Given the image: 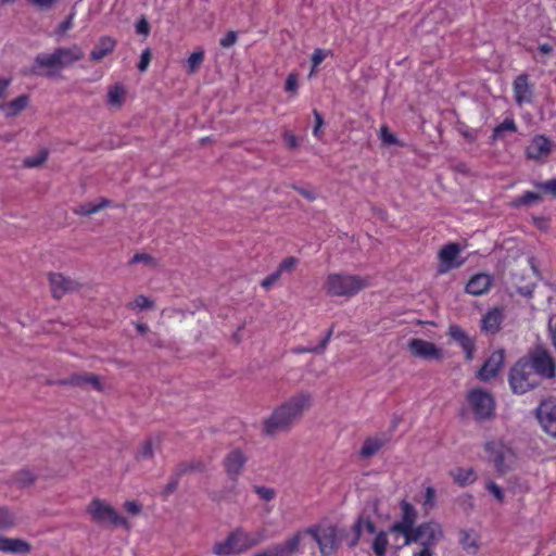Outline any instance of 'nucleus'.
<instances>
[{
    "mask_svg": "<svg viewBox=\"0 0 556 556\" xmlns=\"http://www.w3.org/2000/svg\"><path fill=\"white\" fill-rule=\"evenodd\" d=\"M389 545L388 534L380 531L376 534L372 541V551L376 556H386L387 547Z\"/></svg>",
    "mask_w": 556,
    "mask_h": 556,
    "instance_id": "e433bc0d",
    "label": "nucleus"
},
{
    "mask_svg": "<svg viewBox=\"0 0 556 556\" xmlns=\"http://www.w3.org/2000/svg\"><path fill=\"white\" fill-rule=\"evenodd\" d=\"M330 54V50H325L320 48L315 49L311 58L313 68L318 67L321 64V62Z\"/></svg>",
    "mask_w": 556,
    "mask_h": 556,
    "instance_id": "de8ad7c7",
    "label": "nucleus"
},
{
    "mask_svg": "<svg viewBox=\"0 0 556 556\" xmlns=\"http://www.w3.org/2000/svg\"><path fill=\"white\" fill-rule=\"evenodd\" d=\"M173 470L180 477L193 472H204L206 470V463L201 458H194L191 460L180 462Z\"/></svg>",
    "mask_w": 556,
    "mask_h": 556,
    "instance_id": "c85d7f7f",
    "label": "nucleus"
},
{
    "mask_svg": "<svg viewBox=\"0 0 556 556\" xmlns=\"http://www.w3.org/2000/svg\"><path fill=\"white\" fill-rule=\"evenodd\" d=\"M129 307L136 306L140 309H151L154 306L153 301H151L149 298L140 294L138 295L132 303H129Z\"/></svg>",
    "mask_w": 556,
    "mask_h": 556,
    "instance_id": "8fccbe9b",
    "label": "nucleus"
},
{
    "mask_svg": "<svg viewBox=\"0 0 556 556\" xmlns=\"http://www.w3.org/2000/svg\"><path fill=\"white\" fill-rule=\"evenodd\" d=\"M306 532L317 543L321 556H331L340 546V540L336 527L321 528L319 526H313L306 528Z\"/></svg>",
    "mask_w": 556,
    "mask_h": 556,
    "instance_id": "6e6552de",
    "label": "nucleus"
},
{
    "mask_svg": "<svg viewBox=\"0 0 556 556\" xmlns=\"http://www.w3.org/2000/svg\"><path fill=\"white\" fill-rule=\"evenodd\" d=\"M525 359L540 379H551L555 376L556 364L552 355L544 348L536 346L530 352L529 357Z\"/></svg>",
    "mask_w": 556,
    "mask_h": 556,
    "instance_id": "1a4fd4ad",
    "label": "nucleus"
},
{
    "mask_svg": "<svg viewBox=\"0 0 556 556\" xmlns=\"http://www.w3.org/2000/svg\"><path fill=\"white\" fill-rule=\"evenodd\" d=\"M506 131H509V132L517 131V125L513 118H505L503 123H501L493 129V132L491 135V141L495 142L498 139H502Z\"/></svg>",
    "mask_w": 556,
    "mask_h": 556,
    "instance_id": "c9c22d12",
    "label": "nucleus"
},
{
    "mask_svg": "<svg viewBox=\"0 0 556 556\" xmlns=\"http://www.w3.org/2000/svg\"><path fill=\"white\" fill-rule=\"evenodd\" d=\"M154 456V450H153V442L151 439H148L142 442L141 446L139 447L136 459L137 460H144V459H151Z\"/></svg>",
    "mask_w": 556,
    "mask_h": 556,
    "instance_id": "37998d69",
    "label": "nucleus"
},
{
    "mask_svg": "<svg viewBox=\"0 0 556 556\" xmlns=\"http://www.w3.org/2000/svg\"><path fill=\"white\" fill-rule=\"evenodd\" d=\"M48 159V151L42 149L35 156H28L23 161V165L27 168L39 167L42 165Z\"/></svg>",
    "mask_w": 556,
    "mask_h": 556,
    "instance_id": "79ce46f5",
    "label": "nucleus"
},
{
    "mask_svg": "<svg viewBox=\"0 0 556 556\" xmlns=\"http://www.w3.org/2000/svg\"><path fill=\"white\" fill-rule=\"evenodd\" d=\"M534 186L545 193L556 198V178L549 179L544 182H535Z\"/></svg>",
    "mask_w": 556,
    "mask_h": 556,
    "instance_id": "09e8293b",
    "label": "nucleus"
},
{
    "mask_svg": "<svg viewBox=\"0 0 556 556\" xmlns=\"http://www.w3.org/2000/svg\"><path fill=\"white\" fill-rule=\"evenodd\" d=\"M49 383L76 387H84L86 384H90L96 390H101L102 388L99 377L94 374H73L66 379H61L55 382Z\"/></svg>",
    "mask_w": 556,
    "mask_h": 556,
    "instance_id": "f3484780",
    "label": "nucleus"
},
{
    "mask_svg": "<svg viewBox=\"0 0 556 556\" xmlns=\"http://www.w3.org/2000/svg\"><path fill=\"white\" fill-rule=\"evenodd\" d=\"M298 80L299 79H298V75L296 74L292 73V74L288 75L287 80H286V85H285L286 91L295 94L296 91H298V87H299Z\"/></svg>",
    "mask_w": 556,
    "mask_h": 556,
    "instance_id": "6e6d98bb",
    "label": "nucleus"
},
{
    "mask_svg": "<svg viewBox=\"0 0 556 556\" xmlns=\"http://www.w3.org/2000/svg\"><path fill=\"white\" fill-rule=\"evenodd\" d=\"M542 197L533 191H526L520 197L516 198L513 202V206L520 207V206H530L532 204L541 202Z\"/></svg>",
    "mask_w": 556,
    "mask_h": 556,
    "instance_id": "4c0bfd02",
    "label": "nucleus"
},
{
    "mask_svg": "<svg viewBox=\"0 0 556 556\" xmlns=\"http://www.w3.org/2000/svg\"><path fill=\"white\" fill-rule=\"evenodd\" d=\"M181 477L178 476L174 470L172 471V475L169 477V480L167 482V484L164 486V489L162 490L161 492V495L164 500L168 498V496L170 494H173L174 492H176L177 488H178V484H179V481H180Z\"/></svg>",
    "mask_w": 556,
    "mask_h": 556,
    "instance_id": "a18cd8bd",
    "label": "nucleus"
},
{
    "mask_svg": "<svg viewBox=\"0 0 556 556\" xmlns=\"http://www.w3.org/2000/svg\"><path fill=\"white\" fill-rule=\"evenodd\" d=\"M386 442L387 441L381 438L366 439L359 452L361 456L364 458L374 456L386 444Z\"/></svg>",
    "mask_w": 556,
    "mask_h": 556,
    "instance_id": "473e14b6",
    "label": "nucleus"
},
{
    "mask_svg": "<svg viewBox=\"0 0 556 556\" xmlns=\"http://www.w3.org/2000/svg\"><path fill=\"white\" fill-rule=\"evenodd\" d=\"M125 93V89L122 85L112 86L108 92L109 103L121 106L124 101Z\"/></svg>",
    "mask_w": 556,
    "mask_h": 556,
    "instance_id": "ea45409f",
    "label": "nucleus"
},
{
    "mask_svg": "<svg viewBox=\"0 0 556 556\" xmlns=\"http://www.w3.org/2000/svg\"><path fill=\"white\" fill-rule=\"evenodd\" d=\"M49 282L53 299L60 300L66 293L79 291L81 288L80 282L60 273L49 274Z\"/></svg>",
    "mask_w": 556,
    "mask_h": 556,
    "instance_id": "f8f14e48",
    "label": "nucleus"
},
{
    "mask_svg": "<svg viewBox=\"0 0 556 556\" xmlns=\"http://www.w3.org/2000/svg\"><path fill=\"white\" fill-rule=\"evenodd\" d=\"M486 489L498 502H503L504 492L500 485H497L495 482H490L486 485Z\"/></svg>",
    "mask_w": 556,
    "mask_h": 556,
    "instance_id": "e2e57ef3",
    "label": "nucleus"
},
{
    "mask_svg": "<svg viewBox=\"0 0 556 556\" xmlns=\"http://www.w3.org/2000/svg\"><path fill=\"white\" fill-rule=\"evenodd\" d=\"M213 553L217 556H229L231 554H239V548L232 533L220 542H216L213 546Z\"/></svg>",
    "mask_w": 556,
    "mask_h": 556,
    "instance_id": "7c9ffc66",
    "label": "nucleus"
},
{
    "mask_svg": "<svg viewBox=\"0 0 556 556\" xmlns=\"http://www.w3.org/2000/svg\"><path fill=\"white\" fill-rule=\"evenodd\" d=\"M254 491L264 501H270L276 495V491L274 489H269V488H265V486H254Z\"/></svg>",
    "mask_w": 556,
    "mask_h": 556,
    "instance_id": "4d7b16f0",
    "label": "nucleus"
},
{
    "mask_svg": "<svg viewBox=\"0 0 556 556\" xmlns=\"http://www.w3.org/2000/svg\"><path fill=\"white\" fill-rule=\"evenodd\" d=\"M536 417L545 432L556 437V397L543 400L536 408Z\"/></svg>",
    "mask_w": 556,
    "mask_h": 556,
    "instance_id": "9b49d317",
    "label": "nucleus"
},
{
    "mask_svg": "<svg viewBox=\"0 0 556 556\" xmlns=\"http://www.w3.org/2000/svg\"><path fill=\"white\" fill-rule=\"evenodd\" d=\"M278 280V270L274 271L273 274H270L268 277H266L263 281H262V287L263 288H268L270 286H273L276 281Z\"/></svg>",
    "mask_w": 556,
    "mask_h": 556,
    "instance_id": "774afa93",
    "label": "nucleus"
},
{
    "mask_svg": "<svg viewBox=\"0 0 556 556\" xmlns=\"http://www.w3.org/2000/svg\"><path fill=\"white\" fill-rule=\"evenodd\" d=\"M86 511L89 514L91 520L99 526H112L114 528L124 527L129 529L127 519L121 516L114 507L106 504L104 501L93 498L87 506Z\"/></svg>",
    "mask_w": 556,
    "mask_h": 556,
    "instance_id": "423d86ee",
    "label": "nucleus"
},
{
    "mask_svg": "<svg viewBox=\"0 0 556 556\" xmlns=\"http://www.w3.org/2000/svg\"><path fill=\"white\" fill-rule=\"evenodd\" d=\"M369 286V279L357 275L330 274L324 289L330 296L351 298Z\"/></svg>",
    "mask_w": 556,
    "mask_h": 556,
    "instance_id": "7ed1b4c3",
    "label": "nucleus"
},
{
    "mask_svg": "<svg viewBox=\"0 0 556 556\" xmlns=\"http://www.w3.org/2000/svg\"><path fill=\"white\" fill-rule=\"evenodd\" d=\"M380 138L383 141V143L389 144V146L399 143L395 135L392 134L387 126H382L380 128Z\"/></svg>",
    "mask_w": 556,
    "mask_h": 556,
    "instance_id": "3c124183",
    "label": "nucleus"
},
{
    "mask_svg": "<svg viewBox=\"0 0 556 556\" xmlns=\"http://www.w3.org/2000/svg\"><path fill=\"white\" fill-rule=\"evenodd\" d=\"M312 406L308 393H299L280 405V432L290 430Z\"/></svg>",
    "mask_w": 556,
    "mask_h": 556,
    "instance_id": "20e7f679",
    "label": "nucleus"
},
{
    "mask_svg": "<svg viewBox=\"0 0 556 556\" xmlns=\"http://www.w3.org/2000/svg\"><path fill=\"white\" fill-rule=\"evenodd\" d=\"M503 321V313L500 308L489 311L482 318V330L490 333H495L500 330Z\"/></svg>",
    "mask_w": 556,
    "mask_h": 556,
    "instance_id": "cd10ccee",
    "label": "nucleus"
},
{
    "mask_svg": "<svg viewBox=\"0 0 556 556\" xmlns=\"http://www.w3.org/2000/svg\"><path fill=\"white\" fill-rule=\"evenodd\" d=\"M514 98L517 104L530 103L533 98V87L526 74L517 76L513 83Z\"/></svg>",
    "mask_w": 556,
    "mask_h": 556,
    "instance_id": "2eb2a0df",
    "label": "nucleus"
},
{
    "mask_svg": "<svg viewBox=\"0 0 556 556\" xmlns=\"http://www.w3.org/2000/svg\"><path fill=\"white\" fill-rule=\"evenodd\" d=\"M237 38H238L237 33L233 30H230L220 39L219 45L223 48H230L236 43Z\"/></svg>",
    "mask_w": 556,
    "mask_h": 556,
    "instance_id": "13d9d810",
    "label": "nucleus"
},
{
    "mask_svg": "<svg viewBox=\"0 0 556 556\" xmlns=\"http://www.w3.org/2000/svg\"><path fill=\"white\" fill-rule=\"evenodd\" d=\"M30 544L22 539L0 536V551L10 554L25 555L30 552Z\"/></svg>",
    "mask_w": 556,
    "mask_h": 556,
    "instance_id": "4be33fe9",
    "label": "nucleus"
},
{
    "mask_svg": "<svg viewBox=\"0 0 556 556\" xmlns=\"http://www.w3.org/2000/svg\"><path fill=\"white\" fill-rule=\"evenodd\" d=\"M331 336H332V328H330L327 331L326 336L324 337V339L320 341V343L317 346H311V348L305 349L304 351L312 352V353L323 352L326 349V346L328 345Z\"/></svg>",
    "mask_w": 556,
    "mask_h": 556,
    "instance_id": "864d4df0",
    "label": "nucleus"
},
{
    "mask_svg": "<svg viewBox=\"0 0 556 556\" xmlns=\"http://www.w3.org/2000/svg\"><path fill=\"white\" fill-rule=\"evenodd\" d=\"M408 349L415 357L437 361L443 358V352L440 348L422 339H412L408 342Z\"/></svg>",
    "mask_w": 556,
    "mask_h": 556,
    "instance_id": "ddd939ff",
    "label": "nucleus"
},
{
    "mask_svg": "<svg viewBox=\"0 0 556 556\" xmlns=\"http://www.w3.org/2000/svg\"><path fill=\"white\" fill-rule=\"evenodd\" d=\"M307 535L308 532L304 529L288 538L282 544H280V556H293L294 554L300 553V544Z\"/></svg>",
    "mask_w": 556,
    "mask_h": 556,
    "instance_id": "393cba45",
    "label": "nucleus"
},
{
    "mask_svg": "<svg viewBox=\"0 0 556 556\" xmlns=\"http://www.w3.org/2000/svg\"><path fill=\"white\" fill-rule=\"evenodd\" d=\"M283 138L286 140L287 146L290 149L299 148L302 142V138H299L294 134L289 132V131L285 132Z\"/></svg>",
    "mask_w": 556,
    "mask_h": 556,
    "instance_id": "052dcab7",
    "label": "nucleus"
},
{
    "mask_svg": "<svg viewBox=\"0 0 556 556\" xmlns=\"http://www.w3.org/2000/svg\"><path fill=\"white\" fill-rule=\"evenodd\" d=\"M231 533L236 540V544L240 553L257 544L256 539L252 538L249 533L240 529Z\"/></svg>",
    "mask_w": 556,
    "mask_h": 556,
    "instance_id": "f704fd0d",
    "label": "nucleus"
},
{
    "mask_svg": "<svg viewBox=\"0 0 556 556\" xmlns=\"http://www.w3.org/2000/svg\"><path fill=\"white\" fill-rule=\"evenodd\" d=\"M451 475L454 481L460 486L468 485L476 480L475 472L471 468H456Z\"/></svg>",
    "mask_w": 556,
    "mask_h": 556,
    "instance_id": "72a5a7b5",
    "label": "nucleus"
},
{
    "mask_svg": "<svg viewBox=\"0 0 556 556\" xmlns=\"http://www.w3.org/2000/svg\"><path fill=\"white\" fill-rule=\"evenodd\" d=\"M459 252L460 247L457 243H448L440 250L439 258L441 261V266L444 267L440 269L441 273H444L451 268L459 267L463 264V262L456 261Z\"/></svg>",
    "mask_w": 556,
    "mask_h": 556,
    "instance_id": "6ab92c4d",
    "label": "nucleus"
},
{
    "mask_svg": "<svg viewBox=\"0 0 556 556\" xmlns=\"http://www.w3.org/2000/svg\"><path fill=\"white\" fill-rule=\"evenodd\" d=\"M298 263V258L293 256L287 257L280 263V271H291L296 266Z\"/></svg>",
    "mask_w": 556,
    "mask_h": 556,
    "instance_id": "0e129e2a",
    "label": "nucleus"
},
{
    "mask_svg": "<svg viewBox=\"0 0 556 556\" xmlns=\"http://www.w3.org/2000/svg\"><path fill=\"white\" fill-rule=\"evenodd\" d=\"M124 507L131 515H138L142 509L141 505L136 501H126Z\"/></svg>",
    "mask_w": 556,
    "mask_h": 556,
    "instance_id": "338daca9",
    "label": "nucleus"
},
{
    "mask_svg": "<svg viewBox=\"0 0 556 556\" xmlns=\"http://www.w3.org/2000/svg\"><path fill=\"white\" fill-rule=\"evenodd\" d=\"M551 141L545 136H535L528 146L526 153L530 160H541L551 153Z\"/></svg>",
    "mask_w": 556,
    "mask_h": 556,
    "instance_id": "aec40b11",
    "label": "nucleus"
},
{
    "mask_svg": "<svg viewBox=\"0 0 556 556\" xmlns=\"http://www.w3.org/2000/svg\"><path fill=\"white\" fill-rule=\"evenodd\" d=\"M84 55L83 49L77 45L67 48L60 47L52 53L37 54L28 73L34 76L55 77L63 68L80 61Z\"/></svg>",
    "mask_w": 556,
    "mask_h": 556,
    "instance_id": "f257e3e1",
    "label": "nucleus"
},
{
    "mask_svg": "<svg viewBox=\"0 0 556 556\" xmlns=\"http://www.w3.org/2000/svg\"><path fill=\"white\" fill-rule=\"evenodd\" d=\"M204 60V51L198 50L191 53V55L187 60V66L189 73H195Z\"/></svg>",
    "mask_w": 556,
    "mask_h": 556,
    "instance_id": "c03bdc74",
    "label": "nucleus"
},
{
    "mask_svg": "<svg viewBox=\"0 0 556 556\" xmlns=\"http://www.w3.org/2000/svg\"><path fill=\"white\" fill-rule=\"evenodd\" d=\"M245 462L247 457L239 448L232 450L227 454L224 459V467L230 479L236 480L238 478Z\"/></svg>",
    "mask_w": 556,
    "mask_h": 556,
    "instance_id": "a211bd4d",
    "label": "nucleus"
},
{
    "mask_svg": "<svg viewBox=\"0 0 556 556\" xmlns=\"http://www.w3.org/2000/svg\"><path fill=\"white\" fill-rule=\"evenodd\" d=\"M110 204H111L110 200H108L105 198H101L100 202L97 204L88 202V203H83V204L78 205L74 210V213L76 215L89 216V215L96 214V213L100 212L101 210L108 207Z\"/></svg>",
    "mask_w": 556,
    "mask_h": 556,
    "instance_id": "2f4dec72",
    "label": "nucleus"
},
{
    "mask_svg": "<svg viewBox=\"0 0 556 556\" xmlns=\"http://www.w3.org/2000/svg\"><path fill=\"white\" fill-rule=\"evenodd\" d=\"M504 358L503 350L494 351L477 372V378L484 382L493 379L503 366Z\"/></svg>",
    "mask_w": 556,
    "mask_h": 556,
    "instance_id": "4468645a",
    "label": "nucleus"
},
{
    "mask_svg": "<svg viewBox=\"0 0 556 556\" xmlns=\"http://www.w3.org/2000/svg\"><path fill=\"white\" fill-rule=\"evenodd\" d=\"M466 401L476 421H486L495 417V400L489 391L472 389L467 393Z\"/></svg>",
    "mask_w": 556,
    "mask_h": 556,
    "instance_id": "39448f33",
    "label": "nucleus"
},
{
    "mask_svg": "<svg viewBox=\"0 0 556 556\" xmlns=\"http://www.w3.org/2000/svg\"><path fill=\"white\" fill-rule=\"evenodd\" d=\"M444 539L443 527L437 520H428L416 527L415 533L405 545L419 544L420 549L413 556H435V547Z\"/></svg>",
    "mask_w": 556,
    "mask_h": 556,
    "instance_id": "f03ea898",
    "label": "nucleus"
},
{
    "mask_svg": "<svg viewBox=\"0 0 556 556\" xmlns=\"http://www.w3.org/2000/svg\"><path fill=\"white\" fill-rule=\"evenodd\" d=\"M150 24L143 16L136 23V31L139 35L148 36L150 34Z\"/></svg>",
    "mask_w": 556,
    "mask_h": 556,
    "instance_id": "680f3d73",
    "label": "nucleus"
},
{
    "mask_svg": "<svg viewBox=\"0 0 556 556\" xmlns=\"http://www.w3.org/2000/svg\"><path fill=\"white\" fill-rule=\"evenodd\" d=\"M28 104L29 97L27 94H21L12 101L1 103L0 111H2L7 117H13L24 111Z\"/></svg>",
    "mask_w": 556,
    "mask_h": 556,
    "instance_id": "a878e982",
    "label": "nucleus"
},
{
    "mask_svg": "<svg viewBox=\"0 0 556 556\" xmlns=\"http://www.w3.org/2000/svg\"><path fill=\"white\" fill-rule=\"evenodd\" d=\"M459 544L463 549L470 555H476L480 547L479 538L473 530H460Z\"/></svg>",
    "mask_w": 556,
    "mask_h": 556,
    "instance_id": "c756f323",
    "label": "nucleus"
},
{
    "mask_svg": "<svg viewBox=\"0 0 556 556\" xmlns=\"http://www.w3.org/2000/svg\"><path fill=\"white\" fill-rule=\"evenodd\" d=\"M115 46L116 40L114 38L110 36L101 37L93 50L90 52V60L93 62L101 61L114 51Z\"/></svg>",
    "mask_w": 556,
    "mask_h": 556,
    "instance_id": "b1692460",
    "label": "nucleus"
},
{
    "mask_svg": "<svg viewBox=\"0 0 556 556\" xmlns=\"http://www.w3.org/2000/svg\"><path fill=\"white\" fill-rule=\"evenodd\" d=\"M363 525L365 526L366 531L368 533H375L376 526L372 522V520L369 517L361 516L352 527L353 535L348 542L349 547L353 548L358 544L361 535H362V526Z\"/></svg>",
    "mask_w": 556,
    "mask_h": 556,
    "instance_id": "bb28decb",
    "label": "nucleus"
},
{
    "mask_svg": "<svg viewBox=\"0 0 556 556\" xmlns=\"http://www.w3.org/2000/svg\"><path fill=\"white\" fill-rule=\"evenodd\" d=\"M434 500H435V489L432 486L426 488L422 505L427 509H431L434 506Z\"/></svg>",
    "mask_w": 556,
    "mask_h": 556,
    "instance_id": "5fc2aeb1",
    "label": "nucleus"
},
{
    "mask_svg": "<svg viewBox=\"0 0 556 556\" xmlns=\"http://www.w3.org/2000/svg\"><path fill=\"white\" fill-rule=\"evenodd\" d=\"M493 279L488 274H477L470 278L468 283L466 285V292L479 296L484 293H486L491 286H492Z\"/></svg>",
    "mask_w": 556,
    "mask_h": 556,
    "instance_id": "412c9836",
    "label": "nucleus"
},
{
    "mask_svg": "<svg viewBox=\"0 0 556 556\" xmlns=\"http://www.w3.org/2000/svg\"><path fill=\"white\" fill-rule=\"evenodd\" d=\"M36 480V476L27 468L17 471L14 476V482L20 488H26L31 485Z\"/></svg>",
    "mask_w": 556,
    "mask_h": 556,
    "instance_id": "58836bf2",
    "label": "nucleus"
},
{
    "mask_svg": "<svg viewBox=\"0 0 556 556\" xmlns=\"http://www.w3.org/2000/svg\"><path fill=\"white\" fill-rule=\"evenodd\" d=\"M448 336L460 345L465 352L466 359L471 361L476 350L472 338L469 337L467 332L457 325L450 326Z\"/></svg>",
    "mask_w": 556,
    "mask_h": 556,
    "instance_id": "dca6fc26",
    "label": "nucleus"
},
{
    "mask_svg": "<svg viewBox=\"0 0 556 556\" xmlns=\"http://www.w3.org/2000/svg\"><path fill=\"white\" fill-rule=\"evenodd\" d=\"M151 56H152V54H151L150 49H146V50L142 51L141 56H140V61L138 63V70L140 72H146L147 71V68H148V66L150 64V61H151Z\"/></svg>",
    "mask_w": 556,
    "mask_h": 556,
    "instance_id": "bf43d9fd",
    "label": "nucleus"
},
{
    "mask_svg": "<svg viewBox=\"0 0 556 556\" xmlns=\"http://www.w3.org/2000/svg\"><path fill=\"white\" fill-rule=\"evenodd\" d=\"M138 263L151 264V263H153V257L146 253H136L131 257L130 264H138Z\"/></svg>",
    "mask_w": 556,
    "mask_h": 556,
    "instance_id": "69168bd1",
    "label": "nucleus"
},
{
    "mask_svg": "<svg viewBox=\"0 0 556 556\" xmlns=\"http://www.w3.org/2000/svg\"><path fill=\"white\" fill-rule=\"evenodd\" d=\"M540 381L525 358L518 361L510 369L509 386L514 393L523 394L539 386Z\"/></svg>",
    "mask_w": 556,
    "mask_h": 556,
    "instance_id": "0eeeda50",
    "label": "nucleus"
},
{
    "mask_svg": "<svg viewBox=\"0 0 556 556\" xmlns=\"http://www.w3.org/2000/svg\"><path fill=\"white\" fill-rule=\"evenodd\" d=\"M417 510L407 501L401 502V520L393 523L390 528L392 533L401 534L404 536V545L407 539L410 538L416 530Z\"/></svg>",
    "mask_w": 556,
    "mask_h": 556,
    "instance_id": "9d476101",
    "label": "nucleus"
},
{
    "mask_svg": "<svg viewBox=\"0 0 556 556\" xmlns=\"http://www.w3.org/2000/svg\"><path fill=\"white\" fill-rule=\"evenodd\" d=\"M14 515L5 507H0V531H7L15 526Z\"/></svg>",
    "mask_w": 556,
    "mask_h": 556,
    "instance_id": "a19ab883",
    "label": "nucleus"
},
{
    "mask_svg": "<svg viewBox=\"0 0 556 556\" xmlns=\"http://www.w3.org/2000/svg\"><path fill=\"white\" fill-rule=\"evenodd\" d=\"M313 115L315 118V126L313 128V135L316 138L320 139L323 136L321 127L324 125V117L317 110L313 111Z\"/></svg>",
    "mask_w": 556,
    "mask_h": 556,
    "instance_id": "603ef678",
    "label": "nucleus"
},
{
    "mask_svg": "<svg viewBox=\"0 0 556 556\" xmlns=\"http://www.w3.org/2000/svg\"><path fill=\"white\" fill-rule=\"evenodd\" d=\"M485 451L489 453L491 460L500 472L506 471L505 457L508 450L496 442H488Z\"/></svg>",
    "mask_w": 556,
    "mask_h": 556,
    "instance_id": "5701e85b",
    "label": "nucleus"
},
{
    "mask_svg": "<svg viewBox=\"0 0 556 556\" xmlns=\"http://www.w3.org/2000/svg\"><path fill=\"white\" fill-rule=\"evenodd\" d=\"M278 430V410L274 409L270 417L264 425V431L266 434H275Z\"/></svg>",
    "mask_w": 556,
    "mask_h": 556,
    "instance_id": "49530a36",
    "label": "nucleus"
}]
</instances>
